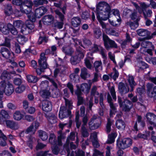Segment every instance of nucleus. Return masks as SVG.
<instances>
[{
	"label": "nucleus",
	"instance_id": "nucleus-1",
	"mask_svg": "<svg viewBox=\"0 0 156 156\" xmlns=\"http://www.w3.org/2000/svg\"><path fill=\"white\" fill-rule=\"evenodd\" d=\"M97 17L100 16L104 20H107L109 17L111 10L110 6L105 2H100L96 5Z\"/></svg>",
	"mask_w": 156,
	"mask_h": 156
},
{
	"label": "nucleus",
	"instance_id": "nucleus-2",
	"mask_svg": "<svg viewBox=\"0 0 156 156\" xmlns=\"http://www.w3.org/2000/svg\"><path fill=\"white\" fill-rule=\"evenodd\" d=\"M14 90L12 84L9 82L2 81L0 82V99L3 97L4 93L7 95L12 94Z\"/></svg>",
	"mask_w": 156,
	"mask_h": 156
},
{
	"label": "nucleus",
	"instance_id": "nucleus-3",
	"mask_svg": "<svg viewBox=\"0 0 156 156\" xmlns=\"http://www.w3.org/2000/svg\"><path fill=\"white\" fill-rule=\"evenodd\" d=\"M31 15H33V14H31L30 15L28 16V17L29 20H27L25 24H23L21 27L20 31L22 33L25 35L30 33L34 28L33 22L35 21V18L34 16L31 17Z\"/></svg>",
	"mask_w": 156,
	"mask_h": 156
},
{
	"label": "nucleus",
	"instance_id": "nucleus-4",
	"mask_svg": "<svg viewBox=\"0 0 156 156\" xmlns=\"http://www.w3.org/2000/svg\"><path fill=\"white\" fill-rule=\"evenodd\" d=\"M46 58L44 53H42L40 55V58L38 60V64L40 69H36V71L37 74L40 75L43 70L47 68V64L46 62Z\"/></svg>",
	"mask_w": 156,
	"mask_h": 156
},
{
	"label": "nucleus",
	"instance_id": "nucleus-5",
	"mask_svg": "<svg viewBox=\"0 0 156 156\" xmlns=\"http://www.w3.org/2000/svg\"><path fill=\"white\" fill-rule=\"evenodd\" d=\"M32 5L33 3L31 1H25L24 3L20 7V10L22 12L28 14L27 16L32 14L33 15H31V17H33L34 16H33V13L31 12Z\"/></svg>",
	"mask_w": 156,
	"mask_h": 156
},
{
	"label": "nucleus",
	"instance_id": "nucleus-6",
	"mask_svg": "<svg viewBox=\"0 0 156 156\" xmlns=\"http://www.w3.org/2000/svg\"><path fill=\"white\" fill-rule=\"evenodd\" d=\"M132 140L129 138H125L121 141H117V147L120 149H125L129 147L132 144Z\"/></svg>",
	"mask_w": 156,
	"mask_h": 156
},
{
	"label": "nucleus",
	"instance_id": "nucleus-7",
	"mask_svg": "<svg viewBox=\"0 0 156 156\" xmlns=\"http://www.w3.org/2000/svg\"><path fill=\"white\" fill-rule=\"evenodd\" d=\"M40 87L42 90L40 91V94L42 97L46 98L50 95V93L48 90V83L47 81H42Z\"/></svg>",
	"mask_w": 156,
	"mask_h": 156
},
{
	"label": "nucleus",
	"instance_id": "nucleus-8",
	"mask_svg": "<svg viewBox=\"0 0 156 156\" xmlns=\"http://www.w3.org/2000/svg\"><path fill=\"white\" fill-rule=\"evenodd\" d=\"M118 100L120 106L123 110L125 111H129L132 107L133 105L131 102L127 100H126L122 103L121 98L118 97Z\"/></svg>",
	"mask_w": 156,
	"mask_h": 156
},
{
	"label": "nucleus",
	"instance_id": "nucleus-9",
	"mask_svg": "<svg viewBox=\"0 0 156 156\" xmlns=\"http://www.w3.org/2000/svg\"><path fill=\"white\" fill-rule=\"evenodd\" d=\"M89 50L93 53L99 51L102 57L105 59L106 58V55L105 50L100 46H98L96 44H94L91 47L89 48Z\"/></svg>",
	"mask_w": 156,
	"mask_h": 156
},
{
	"label": "nucleus",
	"instance_id": "nucleus-10",
	"mask_svg": "<svg viewBox=\"0 0 156 156\" xmlns=\"http://www.w3.org/2000/svg\"><path fill=\"white\" fill-rule=\"evenodd\" d=\"M1 53L3 57L6 58H12L14 54L7 48L2 47L1 48Z\"/></svg>",
	"mask_w": 156,
	"mask_h": 156
},
{
	"label": "nucleus",
	"instance_id": "nucleus-11",
	"mask_svg": "<svg viewBox=\"0 0 156 156\" xmlns=\"http://www.w3.org/2000/svg\"><path fill=\"white\" fill-rule=\"evenodd\" d=\"M147 94L148 96L151 98L154 97L156 98V87L153 89L152 85L148 83L147 85Z\"/></svg>",
	"mask_w": 156,
	"mask_h": 156
},
{
	"label": "nucleus",
	"instance_id": "nucleus-12",
	"mask_svg": "<svg viewBox=\"0 0 156 156\" xmlns=\"http://www.w3.org/2000/svg\"><path fill=\"white\" fill-rule=\"evenodd\" d=\"M70 111L66 109V107L64 106H61L58 115L59 118L62 119L66 118L70 114Z\"/></svg>",
	"mask_w": 156,
	"mask_h": 156
},
{
	"label": "nucleus",
	"instance_id": "nucleus-13",
	"mask_svg": "<svg viewBox=\"0 0 156 156\" xmlns=\"http://www.w3.org/2000/svg\"><path fill=\"white\" fill-rule=\"evenodd\" d=\"M39 126V123L38 122L35 121L33 122L32 125L27 129L26 133H31V134H34Z\"/></svg>",
	"mask_w": 156,
	"mask_h": 156
},
{
	"label": "nucleus",
	"instance_id": "nucleus-14",
	"mask_svg": "<svg viewBox=\"0 0 156 156\" xmlns=\"http://www.w3.org/2000/svg\"><path fill=\"white\" fill-rule=\"evenodd\" d=\"M12 27V25L10 23H8L7 25H5L2 23H0V31L4 34H7Z\"/></svg>",
	"mask_w": 156,
	"mask_h": 156
},
{
	"label": "nucleus",
	"instance_id": "nucleus-15",
	"mask_svg": "<svg viewBox=\"0 0 156 156\" xmlns=\"http://www.w3.org/2000/svg\"><path fill=\"white\" fill-rule=\"evenodd\" d=\"M47 11L46 8L44 7L41 6L37 9L35 10V16L33 15L35 19V16L38 18L41 17L44 14L46 13Z\"/></svg>",
	"mask_w": 156,
	"mask_h": 156
},
{
	"label": "nucleus",
	"instance_id": "nucleus-16",
	"mask_svg": "<svg viewBox=\"0 0 156 156\" xmlns=\"http://www.w3.org/2000/svg\"><path fill=\"white\" fill-rule=\"evenodd\" d=\"M146 117L149 124L156 127V115L153 113H148L146 115Z\"/></svg>",
	"mask_w": 156,
	"mask_h": 156
},
{
	"label": "nucleus",
	"instance_id": "nucleus-17",
	"mask_svg": "<svg viewBox=\"0 0 156 156\" xmlns=\"http://www.w3.org/2000/svg\"><path fill=\"white\" fill-rule=\"evenodd\" d=\"M54 18L51 15H48L44 16L42 19L43 23L46 25H49L53 22Z\"/></svg>",
	"mask_w": 156,
	"mask_h": 156
},
{
	"label": "nucleus",
	"instance_id": "nucleus-18",
	"mask_svg": "<svg viewBox=\"0 0 156 156\" xmlns=\"http://www.w3.org/2000/svg\"><path fill=\"white\" fill-rule=\"evenodd\" d=\"M10 116L8 113L4 110H2L0 113V124L5 125V119H9Z\"/></svg>",
	"mask_w": 156,
	"mask_h": 156
},
{
	"label": "nucleus",
	"instance_id": "nucleus-19",
	"mask_svg": "<svg viewBox=\"0 0 156 156\" xmlns=\"http://www.w3.org/2000/svg\"><path fill=\"white\" fill-rule=\"evenodd\" d=\"M6 125L7 127L12 129H17L18 128L17 123L12 121L10 120H6L5 121V125Z\"/></svg>",
	"mask_w": 156,
	"mask_h": 156
},
{
	"label": "nucleus",
	"instance_id": "nucleus-20",
	"mask_svg": "<svg viewBox=\"0 0 156 156\" xmlns=\"http://www.w3.org/2000/svg\"><path fill=\"white\" fill-rule=\"evenodd\" d=\"M133 4L140 14L142 12L144 13V11L148 6V5H146L144 3H140V7L137 4L135 3H133Z\"/></svg>",
	"mask_w": 156,
	"mask_h": 156
},
{
	"label": "nucleus",
	"instance_id": "nucleus-21",
	"mask_svg": "<svg viewBox=\"0 0 156 156\" xmlns=\"http://www.w3.org/2000/svg\"><path fill=\"white\" fill-rule=\"evenodd\" d=\"M42 108L43 111L48 112L51 111L52 105L51 103L48 101H44L42 102Z\"/></svg>",
	"mask_w": 156,
	"mask_h": 156
},
{
	"label": "nucleus",
	"instance_id": "nucleus-22",
	"mask_svg": "<svg viewBox=\"0 0 156 156\" xmlns=\"http://www.w3.org/2000/svg\"><path fill=\"white\" fill-rule=\"evenodd\" d=\"M119 92L122 94L127 93L129 90L128 85H125L123 83L121 82L119 83Z\"/></svg>",
	"mask_w": 156,
	"mask_h": 156
},
{
	"label": "nucleus",
	"instance_id": "nucleus-23",
	"mask_svg": "<svg viewBox=\"0 0 156 156\" xmlns=\"http://www.w3.org/2000/svg\"><path fill=\"white\" fill-rule=\"evenodd\" d=\"M97 87L96 86L93 87L91 91V96H94L95 97L94 102L97 104L98 102V98H100L101 94H99V93L97 91Z\"/></svg>",
	"mask_w": 156,
	"mask_h": 156
},
{
	"label": "nucleus",
	"instance_id": "nucleus-24",
	"mask_svg": "<svg viewBox=\"0 0 156 156\" xmlns=\"http://www.w3.org/2000/svg\"><path fill=\"white\" fill-rule=\"evenodd\" d=\"M107 100L108 103H109L111 108V110L110 111V115L111 117L113 114H114L116 112L115 107L112 102V98L108 93L107 96Z\"/></svg>",
	"mask_w": 156,
	"mask_h": 156
},
{
	"label": "nucleus",
	"instance_id": "nucleus-25",
	"mask_svg": "<svg viewBox=\"0 0 156 156\" xmlns=\"http://www.w3.org/2000/svg\"><path fill=\"white\" fill-rule=\"evenodd\" d=\"M148 67V66L147 64L141 61L137 63V66H136V71L139 72Z\"/></svg>",
	"mask_w": 156,
	"mask_h": 156
},
{
	"label": "nucleus",
	"instance_id": "nucleus-26",
	"mask_svg": "<svg viewBox=\"0 0 156 156\" xmlns=\"http://www.w3.org/2000/svg\"><path fill=\"white\" fill-rule=\"evenodd\" d=\"M148 127L149 129L152 131L151 132V133H150V132H147L145 134L139 133L138 135V137L140 138L146 139L147 137L150 136V133L152 136H153V135L154 134L155 132L154 131H152V129H153V127L151 126H149V125H148Z\"/></svg>",
	"mask_w": 156,
	"mask_h": 156
},
{
	"label": "nucleus",
	"instance_id": "nucleus-27",
	"mask_svg": "<svg viewBox=\"0 0 156 156\" xmlns=\"http://www.w3.org/2000/svg\"><path fill=\"white\" fill-rule=\"evenodd\" d=\"M115 126L117 129L121 130H124L126 125L124 122L121 119L117 120L116 122Z\"/></svg>",
	"mask_w": 156,
	"mask_h": 156
},
{
	"label": "nucleus",
	"instance_id": "nucleus-28",
	"mask_svg": "<svg viewBox=\"0 0 156 156\" xmlns=\"http://www.w3.org/2000/svg\"><path fill=\"white\" fill-rule=\"evenodd\" d=\"M90 140H91L93 146L95 147H98L99 146L97 138L96 133H93L90 135Z\"/></svg>",
	"mask_w": 156,
	"mask_h": 156
},
{
	"label": "nucleus",
	"instance_id": "nucleus-29",
	"mask_svg": "<svg viewBox=\"0 0 156 156\" xmlns=\"http://www.w3.org/2000/svg\"><path fill=\"white\" fill-rule=\"evenodd\" d=\"M80 71L79 69L76 68L74 70V73L71 74L70 76L71 79L75 82H77L79 81V76L77 73Z\"/></svg>",
	"mask_w": 156,
	"mask_h": 156
},
{
	"label": "nucleus",
	"instance_id": "nucleus-30",
	"mask_svg": "<svg viewBox=\"0 0 156 156\" xmlns=\"http://www.w3.org/2000/svg\"><path fill=\"white\" fill-rule=\"evenodd\" d=\"M90 56H92V53H88L87 54V57L85 59V63L86 67L88 69H90L91 68V65L90 62V60H92L93 57H90Z\"/></svg>",
	"mask_w": 156,
	"mask_h": 156
},
{
	"label": "nucleus",
	"instance_id": "nucleus-31",
	"mask_svg": "<svg viewBox=\"0 0 156 156\" xmlns=\"http://www.w3.org/2000/svg\"><path fill=\"white\" fill-rule=\"evenodd\" d=\"M80 76L84 80L90 76V75L88 73L87 69L85 67L83 68L81 70Z\"/></svg>",
	"mask_w": 156,
	"mask_h": 156
},
{
	"label": "nucleus",
	"instance_id": "nucleus-32",
	"mask_svg": "<svg viewBox=\"0 0 156 156\" xmlns=\"http://www.w3.org/2000/svg\"><path fill=\"white\" fill-rule=\"evenodd\" d=\"M10 73L7 70H5L1 73L0 78L3 80H8L10 78Z\"/></svg>",
	"mask_w": 156,
	"mask_h": 156
},
{
	"label": "nucleus",
	"instance_id": "nucleus-33",
	"mask_svg": "<svg viewBox=\"0 0 156 156\" xmlns=\"http://www.w3.org/2000/svg\"><path fill=\"white\" fill-rule=\"evenodd\" d=\"M81 20L78 17H74L71 20L72 26L74 27H77L80 24Z\"/></svg>",
	"mask_w": 156,
	"mask_h": 156
},
{
	"label": "nucleus",
	"instance_id": "nucleus-34",
	"mask_svg": "<svg viewBox=\"0 0 156 156\" xmlns=\"http://www.w3.org/2000/svg\"><path fill=\"white\" fill-rule=\"evenodd\" d=\"M6 136L3 133L2 131L0 129V144L4 146L6 145V140H7Z\"/></svg>",
	"mask_w": 156,
	"mask_h": 156
},
{
	"label": "nucleus",
	"instance_id": "nucleus-35",
	"mask_svg": "<svg viewBox=\"0 0 156 156\" xmlns=\"http://www.w3.org/2000/svg\"><path fill=\"white\" fill-rule=\"evenodd\" d=\"M138 35L141 36H145L148 39V36L150 34V33L146 30L140 29L137 31Z\"/></svg>",
	"mask_w": 156,
	"mask_h": 156
},
{
	"label": "nucleus",
	"instance_id": "nucleus-36",
	"mask_svg": "<svg viewBox=\"0 0 156 156\" xmlns=\"http://www.w3.org/2000/svg\"><path fill=\"white\" fill-rule=\"evenodd\" d=\"M90 86L86 83H83L81 84L80 90L85 94H87L89 91Z\"/></svg>",
	"mask_w": 156,
	"mask_h": 156
},
{
	"label": "nucleus",
	"instance_id": "nucleus-37",
	"mask_svg": "<svg viewBox=\"0 0 156 156\" xmlns=\"http://www.w3.org/2000/svg\"><path fill=\"white\" fill-rule=\"evenodd\" d=\"M128 80L130 86L131 87L130 91H132L133 90V88L136 85V83L134 81L133 77L132 76L129 75Z\"/></svg>",
	"mask_w": 156,
	"mask_h": 156
},
{
	"label": "nucleus",
	"instance_id": "nucleus-38",
	"mask_svg": "<svg viewBox=\"0 0 156 156\" xmlns=\"http://www.w3.org/2000/svg\"><path fill=\"white\" fill-rule=\"evenodd\" d=\"M102 63L101 61H96L94 64V67L96 71L102 70Z\"/></svg>",
	"mask_w": 156,
	"mask_h": 156
},
{
	"label": "nucleus",
	"instance_id": "nucleus-39",
	"mask_svg": "<svg viewBox=\"0 0 156 156\" xmlns=\"http://www.w3.org/2000/svg\"><path fill=\"white\" fill-rule=\"evenodd\" d=\"M117 134L115 133H112L108 136V139L107 141V143L112 144L115 141V139L117 136Z\"/></svg>",
	"mask_w": 156,
	"mask_h": 156
},
{
	"label": "nucleus",
	"instance_id": "nucleus-40",
	"mask_svg": "<svg viewBox=\"0 0 156 156\" xmlns=\"http://www.w3.org/2000/svg\"><path fill=\"white\" fill-rule=\"evenodd\" d=\"M23 117L22 115L19 111H16L13 114V117L15 120H20Z\"/></svg>",
	"mask_w": 156,
	"mask_h": 156
},
{
	"label": "nucleus",
	"instance_id": "nucleus-41",
	"mask_svg": "<svg viewBox=\"0 0 156 156\" xmlns=\"http://www.w3.org/2000/svg\"><path fill=\"white\" fill-rule=\"evenodd\" d=\"M38 132L39 136L43 140H45L48 139V136L46 132L40 130L38 131Z\"/></svg>",
	"mask_w": 156,
	"mask_h": 156
},
{
	"label": "nucleus",
	"instance_id": "nucleus-42",
	"mask_svg": "<svg viewBox=\"0 0 156 156\" xmlns=\"http://www.w3.org/2000/svg\"><path fill=\"white\" fill-rule=\"evenodd\" d=\"M141 117L140 116H138L137 118V121L136 122L134 126V128L135 130H137V123H138V124L139 125H140L142 127H144V123L142 122H141Z\"/></svg>",
	"mask_w": 156,
	"mask_h": 156
},
{
	"label": "nucleus",
	"instance_id": "nucleus-43",
	"mask_svg": "<svg viewBox=\"0 0 156 156\" xmlns=\"http://www.w3.org/2000/svg\"><path fill=\"white\" fill-rule=\"evenodd\" d=\"M28 81L30 83H36L38 80V78L35 76L29 75L27 76Z\"/></svg>",
	"mask_w": 156,
	"mask_h": 156
},
{
	"label": "nucleus",
	"instance_id": "nucleus-44",
	"mask_svg": "<svg viewBox=\"0 0 156 156\" xmlns=\"http://www.w3.org/2000/svg\"><path fill=\"white\" fill-rule=\"evenodd\" d=\"M34 5L36 6L43 4H47L48 2L47 0H34Z\"/></svg>",
	"mask_w": 156,
	"mask_h": 156
},
{
	"label": "nucleus",
	"instance_id": "nucleus-45",
	"mask_svg": "<svg viewBox=\"0 0 156 156\" xmlns=\"http://www.w3.org/2000/svg\"><path fill=\"white\" fill-rule=\"evenodd\" d=\"M113 121L109 118L108 119V122L106 126V131L107 133H109L111 129V126Z\"/></svg>",
	"mask_w": 156,
	"mask_h": 156
},
{
	"label": "nucleus",
	"instance_id": "nucleus-46",
	"mask_svg": "<svg viewBox=\"0 0 156 156\" xmlns=\"http://www.w3.org/2000/svg\"><path fill=\"white\" fill-rule=\"evenodd\" d=\"M139 40L140 41H142L141 43V46L142 47L147 48L149 45H151V43L148 41H143L142 39L139 38Z\"/></svg>",
	"mask_w": 156,
	"mask_h": 156
},
{
	"label": "nucleus",
	"instance_id": "nucleus-47",
	"mask_svg": "<svg viewBox=\"0 0 156 156\" xmlns=\"http://www.w3.org/2000/svg\"><path fill=\"white\" fill-rule=\"evenodd\" d=\"M103 40L104 41V45L105 48H109V45L108 44V42L109 40H110V39L105 34H103Z\"/></svg>",
	"mask_w": 156,
	"mask_h": 156
},
{
	"label": "nucleus",
	"instance_id": "nucleus-48",
	"mask_svg": "<svg viewBox=\"0 0 156 156\" xmlns=\"http://www.w3.org/2000/svg\"><path fill=\"white\" fill-rule=\"evenodd\" d=\"M25 88L26 86L22 85L16 88L15 92L17 93H21L25 90Z\"/></svg>",
	"mask_w": 156,
	"mask_h": 156
},
{
	"label": "nucleus",
	"instance_id": "nucleus-49",
	"mask_svg": "<svg viewBox=\"0 0 156 156\" xmlns=\"http://www.w3.org/2000/svg\"><path fill=\"white\" fill-rule=\"evenodd\" d=\"M79 112H78L76 113V116L75 118V121L76 123V126L78 128L80 127L81 124V122L79 120Z\"/></svg>",
	"mask_w": 156,
	"mask_h": 156
},
{
	"label": "nucleus",
	"instance_id": "nucleus-50",
	"mask_svg": "<svg viewBox=\"0 0 156 156\" xmlns=\"http://www.w3.org/2000/svg\"><path fill=\"white\" fill-rule=\"evenodd\" d=\"M17 41L21 44H23L25 42V37L21 35H18L16 37Z\"/></svg>",
	"mask_w": 156,
	"mask_h": 156
},
{
	"label": "nucleus",
	"instance_id": "nucleus-51",
	"mask_svg": "<svg viewBox=\"0 0 156 156\" xmlns=\"http://www.w3.org/2000/svg\"><path fill=\"white\" fill-rule=\"evenodd\" d=\"M98 122L94 123L93 125H92V124L90 125H89L90 129H95L98 128L100 126L101 124V121L100 119H98Z\"/></svg>",
	"mask_w": 156,
	"mask_h": 156
},
{
	"label": "nucleus",
	"instance_id": "nucleus-52",
	"mask_svg": "<svg viewBox=\"0 0 156 156\" xmlns=\"http://www.w3.org/2000/svg\"><path fill=\"white\" fill-rule=\"evenodd\" d=\"M97 19H98V20L100 22V23L101 25L102 28L103 29H105V30L106 29V24L103 22L102 21V20H104L102 18L100 17V16H97Z\"/></svg>",
	"mask_w": 156,
	"mask_h": 156
},
{
	"label": "nucleus",
	"instance_id": "nucleus-53",
	"mask_svg": "<svg viewBox=\"0 0 156 156\" xmlns=\"http://www.w3.org/2000/svg\"><path fill=\"white\" fill-rule=\"evenodd\" d=\"M108 44L109 45V48H106L107 50H109L110 48H116L117 47V45L115 41L111 40H109L108 42Z\"/></svg>",
	"mask_w": 156,
	"mask_h": 156
},
{
	"label": "nucleus",
	"instance_id": "nucleus-54",
	"mask_svg": "<svg viewBox=\"0 0 156 156\" xmlns=\"http://www.w3.org/2000/svg\"><path fill=\"white\" fill-rule=\"evenodd\" d=\"M114 72L111 74V76L112 77L113 79L115 80L117 78L119 75V73L117 71L115 68L113 69Z\"/></svg>",
	"mask_w": 156,
	"mask_h": 156
},
{
	"label": "nucleus",
	"instance_id": "nucleus-55",
	"mask_svg": "<svg viewBox=\"0 0 156 156\" xmlns=\"http://www.w3.org/2000/svg\"><path fill=\"white\" fill-rule=\"evenodd\" d=\"M23 24V22L21 20H16L14 22V27L18 28L22 27Z\"/></svg>",
	"mask_w": 156,
	"mask_h": 156
},
{
	"label": "nucleus",
	"instance_id": "nucleus-56",
	"mask_svg": "<svg viewBox=\"0 0 156 156\" xmlns=\"http://www.w3.org/2000/svg\"><path fill=\"white\" fill-rule=\"evenodd\" d=\"M146 61L150 64H152L153 65H156V58H150L147 57L146 58Z\"/></svg>",
	"mask_w": 156,
	"mask_h": 156
},
{
	"label": "nucleus",
	"instance_id": "nucleus-57",
	"mask_svg": "<svg viewBox=\"0 0 156 156\" xmlns=\"http://www.w3.org/2000/svg\"><path fill=\"white\" fill-rule=\"evenodd\" d=\"M79 61L78 58L77 56H75L72 57L70 59L71 62L73 65H75Z\"/></svg>",
	"mask_w": 156,
	"mask_h": 156
},
{
	"label": "nucleus",
	"instance_id": "nucleus-58",
	"mask_svg": "<svg viewBox=\"0 0 156 156\" xmlns=\"http://www.w3.org/2000/svg\"><path fill=\"white\" fill-rule=\"evenodd\" d=\"M5 12L7 15H9L12 13V8L10 5H8L7 6L5 9Z\"/></svg>",
	"mask_w": 156,
	"mask_h": 156
},
{
	"label": "nucleus",
	"instance_id": "nucleus-59",
	"mask_svg": "<svg viewBox=\"0 0 156 156\" xmlns=\"http://www.w3.org/2000/svg\"><path fill=\"white\" fill-rule=\"evenodd\" d=\"M109 21L111 25L114 26H116L120 24L121 19L117 18V22H114L113 20L111 21L110 19L109 20Z\"/></svg>",
	"mask_w": 156,
	"mask_h": 156
},
{
	"label": "nucleus",
	"instance_id": "nucleus-60",
	"mask_svg": "<svg viewBox=\"0 0 156 156\" xmlns=\"http://www.w3.org/2000/svg\"><path fill=\"white\" fill-rule=\"evenodd\" d=\"M57 118L55 115H52L48 119V121L51 124H54L57 122Z\"/></svg>",
	"mask_w": 156,
	"mask_h": 156
},
{
	"label": "nucleus",
	"instance_id": "nucleus-61",
	"mask_svg": "<svg viewBox=\"0 0 156 156\" xmlns=\"http://www.w3.org/2000/svg\"><path fill=\"white\" fill-rule=\"evenodd\" d=\"M65 101L66 105L67 107L69 109H71L72 108V102L71 101L64 98Z\"/></svg>",
	"mask_w": 156,
	"mask_h": 156
},
{
	"label": "nucleus",
	"instance_id": "nucleus-62",
	"mask_svg": "<svg viewBox=\"0 0 156 156\" xmlns=\"http://www.w3.org/2000/svg\"><path fill=\"white\" fill-rule=\"evenodd\" d=\"M110 91L113 99L115 100L116 99V97L115 95L114 87L112 86L110 89Z\"/></svg>",
	"mask_w": 156,
	"mask_h": 156
},
{
	"label": "nucleus",
	"instance_id": "nucleus-63",
	"mask_svg": "<svg viewBox=\"0 0 156 156\" xmlns=\"http://www.w3.org/2000/svg\"><path fill=\"white\" fill-rule=\"evenodd\" d=\"M55 135L54 134H51L49 138V142L52 144H56V141L55 140Z\"/></svg>",
	"mask_w": 156,
	"mask_h": 156
},
{
	"label": "nucleus",
	"instance_id": "nucleus-64",
	"mask_svg": "<svg viewBox=\"0 0 156 156\" xmlns=\"http://www.w3.org/2000/svg\"><path fill=\"white\" fill-rule=\"evenodd\" d=\"M35 141V138L33 137H30L29 141H28L27 144L28 146L31 148H32V144L33 143L34 141Z\"/></svg>",
	"mask_w": 156,
	"mask_h": 156
}]
</instances>
